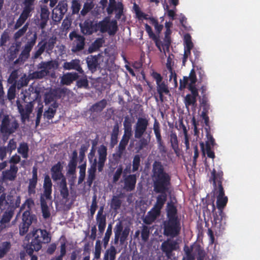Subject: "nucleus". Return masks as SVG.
Listing matches in <instances>:
<instances>
[{
  "label": "nucleus",
  "instance_id": "f257e3e1",
  "mask_svg": "<svg viewBox=\"0 0 260 260\" xmlns=\"http://www.w3.org/2000/svg\"><path fill=\"white\" fill-rule=\"evenodd\" d=\"M151 177L153 191L158 194L154 206L161 210L167 200V193L171 192V175L160 161L155 160L152 164Z\"/></svg>",
  "mask_w": 260,
  "mask_h": 260
},
{
  "label": "nucleus",
  "instance_id": "f03ea898",
  "mask_svg": "<svg viewBox=\"0 0 260 260\" xmlns=\"http://www.w3.org/2000/svg\"><path fill=\"white\" fill-rule=\"evenodd\" d=\"M167 216V219L163 222V234L167 237L175 238L180 234L181 226L177 208L173 204L168 205Z\"/></svg>",
  "mask_w": 260,
  "mask_h": 260
},
{
  "label": "nucleus",
  "instance_id": "7ed1b4c3",
  "mask_svg": "<svg viewBox=\"0 0 260 260\" xmlns=\"http://www.w3.org/2000/svg\"><path fill=\"white\" fill-rule=\"evenodd\" d=\"M31 235V240L30 243L26 245V252L29 255H31L34 251H38L42 247V243L50 242L51 237L46 230L38 229L34 230Z\"/></svg>",
  "mask_w": 260,
  "mask_h": 260
},
{
  "label": "nucleus",
  "instance_id": "20e7f679",
  "mask_svg": "<svg viewBox=\"0 0 260 260\" xmlns=\"http://www.w3.org/2000/svg\"><path fill=\"white\" fill-rule=\"evenodd\" d=\"M216 194H217L216 206L218 209V212L216 211V208L214 204L213 203L212 213L213 215V221L215 225L219 224L221 225V221L225 217V213L223 209L226 206L228 198L225 196L224 190L222 186H220V188H214Z\"/></svg>",
  "mask_w": 260,
  "mask_h": 260
},
{
  "label": "nucleus",
  "instance_id": "39448f33",
  "mask_svg": "<svg viewBox=\"0 0 260 260\" xmlns=\"http://www.w3.org/2000/svg\"><path fill=\"white\" fill-rule=\"evenodd\" d=\"M98 161L94 158L91 163L90 168L88 169V173L95 175L96 167L98 171L101 172L103 170L105 162L107 160V148L104 145H101L98 150Z\"/></svg>",
  "mask_w": 260,
  "mask_h": 260
},
{
  "label": "nucleus",
  "instance_id": "423d86ee",
  "mask_svg": "<svg viewBox=\"0 0 260 260\" xmlns=\"http://www.w3.org/2000/svg\"><path fill=\"white\" fill-rule=\"evenodd\" d=\"M100 4L104 10L106 8V11L108 15L115 13V18L117 19L121 18L123 13V5L121 2H116V0H101Z\"/></svg>",
  "mask_w": 260,
  "mask_h": 260
},
{
  "label": "nucleus",
  "instance_id": "0eeeda50",
  "mask_svg": "<svg viewBox=\"0 0 260 260\" xmlns=\"http://www.w3.org/2000/svg\"><path fill=\"white\" fill-rule=\"evenodd\" d=\"M98 30L102 33L108 32L110 36H114L118 30L117 20H110L109 16H107L102 21L96 23Z\"/></svg>",
  "mask_w": 260,
  "mask_h": 260
},
{
  "label": "nucleus",
  "instance_id": "6e6552de",
  "mask_svg": "<svg viewBox=\"0 0 260 260\" xmlns=\"http://www.w3.org/2000/svg\"><path fill=\"white\" fill-rule=\"evenodd\" d=\"M19 127V124L15 119L11 118L8 115H4L0 125L1 134L11 135L15 133Z\"/></svg>",
  "mask_w": 260,
  "mask_h": 260
},
{
  "label": "nucleus",
  "instance_id": "1a4fd4ad",
  "mask_svg": "<svg viewBox=\"0 0 260 260\" xmlns=\"http://www.w3.org/2000/svg\"><path fill=\"white\" fill-rule=\"evenodd\" d=\"M37 39V35L35 33L24 45L18 58L15 61V63H23L29 58L30 52L35 45Z\"/></svg>",
  "mask_w": 260,
  "mask_h": 260
},
{
  "label": "nucleus",
  "instance_id": "9d476101",
  "mask_svg": "<svg viewBox=\"0 0 260 260\" xmlns=\"http://www.w3.org/2000/svg\"><path fill=\"white\" fill-rule=\"evenodd\" d=\"M188 89L191 93L186 95L184 103L188 111L190 107L192 111H195L197 107V97L199 96L198 90L196 86H192L191 85L188 86Z\"/></svg>",
  "mask_w": 260,
  "mask_h": 260
},
{
  "label": "nucleus",
  "instance_id": "9b49d317",
  "mask_svg": "<svg viewBox=\"0 0 260 260\" xmlns=\"http://www.w3.org/2000/svg\"><path fill=\"white\" fill-rule=\"evenodd\" d=\"M69 38L72 40L71 51L73 53H77L84 49L85 38L84 36L79 35L75 31L69 34Z\"/></svg>",
  "mask_w": 260,
  "mask_h": 260
},
{
  "label": "nucleus",
  "instance_id": "f8f14e48",
  "mask_svg": "<svg viewBox=\"0 0 260 260\" xmlns=\"http://www.w3.org/2000/svg\"><path fill=\"white\" fill-rule=\"evenodd\" d=\"M55 42L53 40H49L48 42L44 40L40 41L36 49L38 48L36 51L32 52L31 58L34 60L38 59L45 51L49 53V51H52L54 46Z\"/></svg>",
  "mask_w": 260,
  "mask_h": 260
},
{
  "label": "nucleus",
  "instance_id": "ddd939ff",
  "mask_svg": "<svg viewBox=\"0 0 260 260\" xmlns=\"http://www.w3.org/2000/svg\"><path fill=\"white\" fill-rule=\"evenodd\" d=\"M148 125L149 121L147 118L139 117L135 126V138H141L146 132Z\"/></svg>",
  "mask_w": 260,
  "mask_h": 260
},
{
  "label": "nucleus",
  "instance_id": "4468645a",
  "mask_svg": "<svg viewBox=\"0 0 260 260\" xmlns=\"http://www.w3.org/2000/svg\"><path fill=\"white\" fill-rule=\"evenodd\" d=\"M178 248V243L176 241L167 239L162 243L161 245V250L166 254L168 258L172 256V252L176 250Z\"/></svg>",
  "mask_w": 260,
  "mask_h": 260
},
{
  "label": "nucleus",
  "instance_id": "2eb2a0df",
  "mask_svg": "<svg viewBox=\"0 0 260 260\" xmlns=\"http://www.w3.org/2000/svg\"><path fill=\"white\" fill-rule=\"evenodd\" d=\"M18 167L14 165H11L9 170L2 172V180L3 182L7 181H14L17 177Z\"/></svg>",
  "mask_w": 260,
  "mask_h": 260
},
{
  "label": "nucleus",
  "instance_id": "dca6fc26",
  "mask_svg": "<svg viewBox=\"0 0 260 260\" xmlns=\"http://www.w3.org/2000/svg\"><path fill=\"white\" fill-rule=\"evenodd\" d=\"M80 27L81 32L85 35H91L98 31L96 23L94 24L92 21L88 19L80 24Z\"/></svg>",
  "mask_w": 260,
  "mask_h": 260
},
{
  "label": "nucleus",
  "instance_id": "f3484780",
  "mask_svg": "<svg viewBox=\"0 0 260 260\" xmlns=\"http://www.w3.org/2000/svg\"><path fill=\"white\" fill-rule=\"evenodd\" d=\"M62 170L63 166L60 161L57 162L51 167L50 170L51 178L54 181L62 180V179L65 177L62 173Z\"/></svg>",
  "mask_w": 260,
  "mask_h": 260
},
{
  "label": "nucleus",
  "instance_id": "a211bd4d",
  "mask_svg": "<svg viewBox=\"0 0 260 260\" xmlns=\"http://www.w3.org/2000/svg\"><path fill=\"white\" fill-rule=\"evenodd\" d=\"M33 11L34 10L23 6L22 12L14 25V29H17L21 27L27 19L31 16V12Z\"/></svg>",
  "mask_w": 260,
  "mask_h": 260
},
{
  "label": "nucleus",
  "instance_id": "6ab92c4d",
  "mask_svg": "<svg viewBox=\"0 0 260 260\" xmlns=\"http://www.w3.org/2000/svg\"><path fill=\"white\" fill-rule=\"evenodd\" d=\"M38 182V169L34 167L32 170V178L29 179L28 193L29 195L36 193V188Z\"/></svg>",
  "mask_w": 260,
  "mask_h": 260
},
{
  "label": "nucleus",
  "instance_id": "aec40b11",
  "mask_svg": "<svg viewBox=\"0 0 260 260\" xmlns=\"http://www.w3.org/2000/svg\"><path fill=\"white\" fill-rule=\"evenodd\" d=\"M137 182L136 174H129L124 178L123 188L127 191H132L136 187Z\"/></svg>",
  "mask_w": 260,
  "mask_h": 260
},
{
  "label": "nucleus",
  "instance_id": "412c9836",
  "mask_svg": "<svg viewBox=\"0 0 260 260\" xmlns=\"http://www.w3.org/2000/svg\"><path fill=\"white\" fill-rule=\"evenodd\" d=\"M80 60L79 59H74L71 60V61H66L63 64V68L66 70H74L77 71L80 74H83L84 71L83 70L81 64Z\"/></svg>",
  "mask_w": 260,
  "mask_h": 260
},
{
  "label": "nucleus",
  "instance_id": "4be33fe9",
  "mask_svg": "<svg viewBox=\"0 0 260 260\" xmlns=\"http://www.w3.org/2000/svg\"><path fill=\"white\" fill-rule=\"evenodd\" d=\"M223 175V172L221 170L216 171L214 169L212 170L210 181L212 180L213 181L214 188H220V186H222Z\"/></svg>",
  "mask_w": 260,
  "mask_h": 260
},
{
  "label": "nucleus",
  "instance_id": "5701e85b",
  "mask_svg": "<svg viewBox=\"0 0 260 260\" xmlns=\"http://www.w3.org/2000/svg\"><path fill=\"white\" fill-rule=\"evenodd\" d=\"M161 210L156 208L155 206L148 212L147 215L143 219V222L146 224H151L159 216Z\"/></svg>",
  "mask_w": 260,
  "mask_h": 260
},
{
  "label": "nucleus",
  "instance_id": "b1692460",
  "mask_svg": "<svg viewBox=\"0 0 260 260\" xmlns=\"http://www.w3.org/2000/svg\"><path fill=\"white\" fill-rule=\"evenodd\" d=\"M100 56L101 55L99 54L97 55H89L86 58L88 68L91 72L93 73L96 70L99 64V60Z\"/></svg>",
  "mask_w": 260,
  "mask_h": 260
},
{
  "label": "nucleus",
  "instance_id": "393cba45",
  "mask_svg": "<svg viewBox=\"0 0 260 260\" xmlns=\"http://www.w3.org/2000/svg\"><path fill=\"white\" fill-rule=\"evenodd\" d=\"M52 183L49 175H46L44 177L43 188L44 196L46 199L51 198Z\"/></svg>",
  "mask_w": 260,
  "mask_h": 260
},
{
  "label": "nucleus",
  "instance_id": "a878e982",
  "mask_svg": "<svg viewBox=\"0 0 260 260\" xmlns=\"http://www.w3.org/2000/svg\"><path fill=\"white\" fill-rule=\"evenodd\" d=\"M119 133V124L117 122H116L113 127L110 136V145L111 148H113L117 144Z\"/></svg>",
  "mask_w": 260,
  "mask_h": 260
},
{
  "label": "nucleus",
  "instance_id": "bb28decb",
  "mask_svg": "<svg viewBox=\"0 0 260 260\" xmlns=\"http://www.w3.org/2000/svg\"><path fill=\"white\" fill-rule=\"evenodd\" d=\"M157 91L159 94L160 101L164 102V95L170 94V90L167 84L165 81L156 84Z\"/></svg>",
  "mask_w": 260,
  "mask_h": 260
},
{
  "label": "nucleus",
  "instance_id": "cd10ccee",
  "mask_svg": "<svg viewBox=\"0 0 260 260\" xmlns=\"http://www.w3.org/2000/svg\"><path fill=\"white\" fill-rule=\"evenodd\" d=\"M79 77L75 72L68 73L63 75L61 79V83L63 85H69Z\"/></svg>",
  "mask_w": 260,
  "mask_h": 260
},
{
  "label": "nucleus",
  "instance_id": "c85d7f7f",
  "mask_svg": "<svg viewBox=\"0 0 260 260\" xmlns=\"http://www.w3.org/2000/svg\"><path fill=\"white\" fill-rule=\"evenodd\" d=\"M60 194L62 199L67 200L69 196V191L67 187V183L66 177H63L58 184Z\"/></svg>",
  "mask_w": 260,
  "mask_h": 260
},
{
  "label": "nucleus",
  "instance_id": "c756f323",
  "mask_svg": "<svg viewBox=\"0 0 260 260\" xmlns=\"http://www.w3.org/2000/svg\"><path fill=\"white\" fill-rule=\"evenodd\" d=\"M22 220L27 225L30 226L32 223L37 222V218L36 215L32 214L29 210H26L22 214Z\"/></svg>",
  "mask_w": 260,
  "mask_h": 260
},
{
  "label": "nucleus",
  "instance_id": "7c9ffc66",
  "mask_svg": "<svg viewBox=\"0 0 260 260\" xmlns=\"http://www.w3.org/2000/svg\"><path fill=\"white\" fill-rule=\"evenodd\" d=\"M198 244H193L190 246L185 245L183 248L185 252L186 260H194L195 256L197 254V252H195V246Z\"/></svg>",
  "mask_w": 260,
  "mask_h": 260
},
{
  "label": "nucleus",
  "instance_id": "2f4dec72",
  "mask_svg": "<svg viewBox=\"0 0 260 260\" xmlns=\"http://www.w3.org/2000/svg\"><path fill=\"white\" fill-rule=\"evenodd\" d=\"M198 244H193L190 246L185 245L183 248L185 252L186 260H194L195 256L197 254V252H195V246Z\"/></svg>",
  "mask_w": 260,
  "mask_h": 260
},
{
  "label": "nucleus",
  "instance_id": "473e14b6",
  "mask_svg": "<svg viewBox=\"0 0 260 260\" xmlns=\"http://www.w3.org/2000/svg\"><path fill=\"white\" fill-rule=\"evenodd\" d=\"M118 253L115 247L111 245L104 253L103 260H115L116 254Z\"/></svg>",
  "mask_w": 260,
  "mask_h": 260
},
{
  "label": "nucleus",
  "instance_id": "72a5a7b5",
  "mask_svg": "<svg viewBox=\"0 0 260 260\" xmlns=\"http://www.w3.org/2000/svg\"><path fill=\"white\" fill-rule=\"evenodd\" d=\"M170 139L171 147L174 150L175 153L177 154L179 151V143L177 134L175 132H171L170 134Z\"/></svg>",
  "mask_w": 260,
  "mask_h": 260
},
{
  "label": "nucleus",
  "instance_id": "f704fd0d",
  "mask_svg": "<svg viewBox=\"0 0 260 260\" xmlns=\"http://www.w3.org/2000/svg\"><path fill=\"white\" fill-rule=\"evenodd\" d=\"M107 105V100L106 99H103L94 104L90 108V110L92 112H101L106 107Z\"/></svg>",
  "mask_w": 260,
  "mask_h": 260
},
{
  "label": "nucleus",
  "instance_id": "c9c22d12",
  "mask_svg": "<svg viewBox=\"0 0 260 260\" xmlns=\"http://www.w3.org/2000/svg\"><path fill=\"white\" fill-rule=\"evenodd\" d=\"M17 152L22 155L24 158L27 159L28 157L29 147L27 143L21 142L17 148Z\"/></svg>",
  "mask_w": 260,
  "mask_h": 260
},
{
  "label": "nucleus",
  "instance_id": "e433bc0d",
  "mask_svg": "<svg viewBox=\"0 0 260 260\" xmlns=\"http://www.w3.org/2000/svg\"><path fill=\"white\" fill-rule=\"evenodd\" d=\"M10 242L5 241L0 243V259L3 258L11 248Z\"/></svg>",
  "mask_w": 260,
  "mask_h": 260
},
{
  "label": "nucleus",
  "instance_id": "4c0bfd02",
  "mask_svg": "<svg viewBox=\"0 0 260 260\" xmlns=\"http://www.w3.org/2000/svg\"><path fill=\"white\" fill-rule=\"evenodd\" d=\"M14 213V211L12 210L7 209L3 214L2 217L0 220L1 224L4 225L6 223L9 222Z\"/></svg>",
  "mask_w": 260,
  "mask_h": 260
},
{
  "label": "nucleus",
  "instance_id": "58836bf2",
  "mask_svg": "<svg viewBox=\"0 0 260 260\" xmlns=\"http://www.w3.org/2000/svg\"><path fill=\"white\" fill-rule=\"evenodd\" d=\"M122 204V201L119 199L118 196H113L111 204L110 207L113 209L115 212L120 209Z\"/></svg>",
  "mask_w": 260,
  "mask_h": 260
},
{
  "label": "nucleus",
  "instance_id": "ea45409f",
  "mask_svg": "<svg viewBox=\"0 0 260 260\" xmlns=\"http://www.w3.org/2000/svg\"><path fill=\"white\" fill-rule=\"evenodd\" d=\"M41 207L43 217L46 219L49 218L51 215L49 207L46 201L42 199L41 200Z\"/></svg>",
  "mask_w": 260,
  "mask_h": 260
},
{
  "label": "nucleus",
  "instance_id": "a19ab883",
  "mask_svg": "<svg viewBox=\"0 0 260 260\" xmlns=\"http://www.w3.org/2000/svg\"><path fill=\"white\" fill-rule=\"evenodd\" d=\"M49 73L47 70H41L39 71H35L30 75L32 79H41L46 76Z\"/></svg>",
  "mask_w": 260,
  "mask_h": 260
},
{
  "label": "nucleus",
  "instance_id": "79ce46f5",
  "mask_svg": "<svg viewBox=\"0 0 260 260\" xmlns=\"http://www.w3.org/2000/svg\"><path fill=\"white\" fill-rule=\"evenodd\" d=\"M103 41L102 39H96L89 47L88 48V52L91 53L96 50H98L102 46Z\"/></svg>",
  "mask_w": 260,
  "mask_h": 260
},
{
  "label": "nucleus",
  "instance_id": "37998d69",
  "mask_svg": "<svg viewBox=\"0 0 260 260\" xmlns=\"http://www.w3.org/2000/svg\"><path fill=\"white\" fill-rule=\"evenodd\" d=\"M139 139L140 140L138 143L137 147L139 150H141L148 146L150 141L151 137L149 134L146 138L142 137Z\"/></svg>",
  "mask_w": 260,
  "mask_h": 260
},
{
  "label": "nucleus",
  "instance_id": "c03bdc74",
  "mask_svg": "<svg viewBox=\"0 0 260 260\" xmlns=\"http://www.w3.org/2000/svg\"><path fill=\"white\" fill-rule=\"evenodd\" d=\"M153 129L155 134L156 140H159L162 139L161 135V130L160 128V124L157 121L156 118H155L154 121L153 125Z\"/></svg>",
  "mask_w": 260,
  "mask_h": 260
},
{
  "label": "nucleus",
  "instance_id": "a18cd8bd",
  "mask_svg": "<svg viewBox=\"0 0 260 260\" xmlns=\"http://www.w3.org/2000/svg\"><path fill=\"white\" fill-rule=\"evenodd\" d=\"M184 49H187V51L190 53V51L193 48V45L191 41V37L189 34H186L184 37Z\"/></svg>",
  "mask_w": 260,
  "mask_h": 260
},
{
  "label": "nucleus",
  "instance_id": "49530a36",
  "mask_svg": "<svg viewBox=\"0 0 260 260\" xmlns=\"http://www.w3.org/2000/svg\"><path fill=\"white\" fill-rule=\"evenodd\" d=\"M18 110L21 117V120L24 122L26 119H28L30 114L24 112V109L23 106L20 103L19 101L16 102Z\"/></svg>",
  "mask_w": 260,
  "mask_h": 260
},
{
  "label": "nucleus",
  "instance_id": "de8ad7c7",
  "mask_svg": "<svg viewBox=\"0 0 260 260\" xmlns=\"http://www.w3.org/2000/svg\"><path fill=\"white\" fill-rule=\"evenodd\" d=\"M112 233V226L111 224H109L105 236L103 238L104 246L105 247L108 245Z\"/></svg>",
  "mask_w": 260,
  "mask_h": 260
},
{
  "label": "nucleus",
  "instance_id": "09e8293b",
  "mask_svg": "<svg viewBox=\"0 0 260 260\" xmlns=\"http://www.w3.org/2000/svg\"><path fill=\"white\" fill-rule=\"evenodd\" d=\"M29 79L26 77L25 74H24L18 81L16 86L18 89H21L24 86L28 85Z\"/></svg>",
  "mask_w": 260,
  "mask_h": 260
},
{
  "label": "nucleus",
  "instance_id": "8fccbe9b",
  "mask_svg": "<svg viewBox=\"0 0 260 260\" xmlns=\"http://www.w3.org/2000/svg\"><path fill=\"white\" fill-rule=\"evenodd\" d=\"M141 162V157L140 155L136 154L134 156L133 160V168L132 172H135L139 170V167L140 166Z\"/></svg>",
  "mask_w": 260,
  "mask_h": 260
},
{
  "label": "nucleus",
  "instance_id": "3c124183",
  "mask_svg": "<svg viewBox=\"0 0 260 260\" xmlns=\"http://www.w3.org/2000/svg\"><path fill=\"white\" fill-rule=\"evenodd\" d=\"M55 9L61 12V14L64 15L68 10V4L67 2L64 1L59 2Z\"/></svg>",
  "mask_w": 260,
  "mask_h": 260
},
{
  "label": "nucleus",
  "instance_id": "603ef678",
  "mask_svg": "<svg viewBox=\"0 0 260 260\" xmlns=\"http://www.w3.org/2000/svg\"><path fill=\"white\" fill-rule=\"evenodd\" d=\"M157 144V149L159 152L162 155H165L167 152V148L165 144V143L162 140L159 139L156 140Z\"/></svg>",
  "mask_w": 260,
  "mask_h": 260
},
{
  "label": "nucleus",
  "instance_id": "864d4df0",
  "mask_svg": "<svg viewBox=\"0 0 260 260\" xmlns=\"http://www.w3.org/2000/svg\"><path fill=\"white\" fill-rule=\"evenodd\" d=\"M89 145L83 144L81 146L79 150V161L80 163H83L85 160V153L88 150Z\"/></svg>",
  "mask_w": 260,
  "mask_h": 260
},
{
  "label": "nucleus",
  "instance_id": "5fc2aeb1",
  "mask_svg": "<svg viewBox=\"0 0 260 260\" xmlns=\"http://www.w3.org/2000/svg\"><path fill=\"white\" fill-rule=\"evenodd\" d=\"M16 86V85L13 84V85H11L8 89L7 98L9 101H12L15 98Z\"/></svg>",
  "mask_w": 260,
  "mask_h": 260
},
{
  "label": "nucleus",
  "instance_id": "6e6d98bb",
  "mask_svg": "<svg viewBox=\"0 0 260 260\" xmlns=\"http://www.w3.org/2000/svg\"><path fill=\"white\" fill-rule=\"evenodd\" d=\"M150 229L146 225H143L141 231V238L143 241L146 242L149 237Z\"/></svg>",
  "mask_w": 260,
  "mask_h": 260
},
{
  "label": "nucleus",
  "instance_id": "4d7b16f0",
  "mask_svg": "<svg viewBox=\"0 0 260 260\" xmlns=\"http://www.w3.org/2000/svg\"><path fill=\"white\" fill-rule=\"evenodd\" d=\"M130 232V228L128 226H125L123 231L121 233L120 245L124 244L125 242L127 240L128 236Z\"/></svg>",
  "mask_w": 260,
  "mask_h": 260
},
{
  "label": "nucleus",
  "instance_id": "13d9d810",
  "mask_svg": "<svg viewBox=\"0 0 260 260\" xmlns=\"http://www.w3.org/2000/svg\"><path fill=\"white\" fill-rule=\"evenodd\" d=\"M64 15L61 14V12H59L55 8L52 11V17L53 20L55 22H60L63 18Z\"/></svg>",
  "mask_w": 260,
  "mask_h": 260
},
{
  "label": "nucleus",
  "instance_id": "bf43d9fd",
  "mask_svg": "<svg viewBox=\"0 0 260 260\" xmlns=\"http://www.w3.org/2000/svg\"><path fill=\"white\" fill-rule=\"evenodd\" d=\"M56 110L52 107H49L47 110H46L44 113V116L48 120L52 119L56 114Z\"/></svg>",
  "mask_w": 260,
  "mask_h": 260
},
{
  "label": "nucleus",
  "instance_id": "052dcab7",
  "mask_svg": "<svg viewBox=\"0 0 260 260\" xmlns=\"http://www.w3.org/2000/svg\"><path fill=\"white\" fill-rule=\"evenodd\" d=\"M28 28V24H25L21 28L19 29L18 31H17L14 35V38L15 39L17 40L19 39L20 37H21L22 36L24 35V34Z\"/></svg>",
  "mask_w": 260,
  "mask_h": 260
},
{
  "label": "nucleus",
  "instance_id": "680f3d73",
  "mask_svg": "<svg viewBox=\"0 0 260 260\" xmlns=\"http://www.w3.org/2000/svg\"><path fill=\"white\" fill-rule=\"evenodd\" d=\"M93 7V5L92 2H86L84 4L83 8L81 11V14L83 16L85 15L89 12Z\"/></svg>",
  "mask_w": 260,
  "mask_h": 260
},
{
  "label": "nucleus",
  "instance_id": "e2e57ef3",
  "mask_svg": "<svg viewBox=\"0 0 260 260\" xmlns=\"http://www.w3.org/2000/svg\"><path fill=\"white\" fill-rule=\"evenodd\" d=\"M35 203L34 200L31 198H29L26 200L24 204H23L21 207L20 210H23L24 209L25 207L27 206V209L26 210H29L30 211L31 207L34 206Z\"/></svg>",
  "mask_w": 260,
  "mask_h": 260
},
{
  "label": "nucleus",
  "instance_id": "0e129e2a",
  "mask_svg": "<svg viewBox=\"0 0 260 260\" xmlns=\"http://www.w3.org/2000/svg\"><path fill=\"white\" fill-rule=\"evenodd\" d=\"M9 40V36L8 31L5 30L1 35L0 38V46H5L6 43Z\"/></svg>",
  "mask_w": 260,
  "mask_h": 260
},
{
  "label": "nucleus",
  "instance_id": "69168bd1",
  "mask_svg": "<svg viewBox=\"0 0 260 260\" xmlns=\"http://www.w3.org/2000/svg\"><path fill=\"white\" fill-rule=\"evenodd\" d=\"M77 164L69 162L67 173L73 176H76V170Z\"/></svg>",
  "mask_w": 260,
  "mask_h": 260
},
{
  "label": "nucleus",
  "instance_id": "338daca9",
  "mask_svg": "<svg viewBox=\"0 0 260 260\" xmlns=\"http://www.w3.org/2000/svg\"><path fill=\"white\" fill-rule=\"evenodd\" d=\"M72 10L73 14H78L81 8V5L77 0H73L72 2Z\"/></svg>",
  "mask_w": 260,
  "mask_h": 260
},
{
  "label": "nucleus",
  "instance_id": "774afa93",
  "mask_svg": "<svg viewBox=\"0 0 260 260\" xmlns=\"http://www.w3.org/2000/svg\"><path fill=\"white\" fill-rule=\"evenodd\" d=\"M195 252H197V260H204L205 252L204 250L202 249L200 245H197L195 246Z\"/></svg>",
  "mask_w": 260,
  "mask_h": 260
}]
</instances>
